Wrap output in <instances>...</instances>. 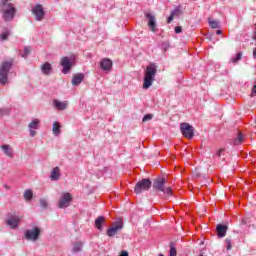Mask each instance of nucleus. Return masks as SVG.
<instances>
[{
	"label": "nucleus",
	"instance_id": "f257e3e1",
	"mask_svg": "<svg viewBox=\"0 0 256 256\" xmlns=\"http://www.w3.org/2000/svg\"><path fill=\"white\" fill-rule=\"evenodd\" d=\"M0 13L4 21H12L17 10L11 0H0Z\"/></svg>",
	"mask_w": 256,
	"mask_h": 256
},
{
	"label": "nucleus",
	"instance_id": "f03ea898",
	"mask_svg": "<svg viewBox=\"0 0 256 256\" xmlns=\"http://www.w3.org/2000/svg\"><path fill=\"white\" fill-rule=\"evenodd\" d=\"M155 75H157V65L155 63L149 64L144 71L143 89H149L155 81Z\"/></svg>",
	"mask_w": 256,
	"mask_h": 256
},
{
	"label": "nucleus",
	"instance_id": "7ed1b4c3",
	"mask_svg": "<svg viewBox=\"0 0 256 256\" xmlns=\"http://www.w3.org/2000/svg\"><path fill=\"white\" fill-rule=\"evenodd\" d=\"M13 67V62L5 61L0 65V85H7L9 80V71Z\"/></svg>",
	"mask_w": 256,
	"mask_h": 256
},
{
	"label": "nucleus",
	"instance_id": "20e7f679",
	"mask_svg": "<svg viewBox=\"0 0 256 256\" xmlns=\"http://www.w3.org/2000/svg\"><path fill=\"white\" fill-rule=\"evenodd\" d=\"M167 180L165 178H156L153 183V189L161 191L164 195H173V189L171 187H165Z\"/></svg>",
	"mask_w": 256,
	"mask_h": 256
},
{
	"label": "nucleus",
	"instance_id": "39448f33",
	"mask_svg": "<svg viewBox=\"0 0 256 256\" xmlns=\"http://www.w3.org/2000/svg\"><path fill=\"white\" fill-rule=\"evenodd\" d=\"M151 180L149 179H142L141 181L137 182L134 187V192L136 195L143 193V191H149L151 189Z\"/></svg>",
	"mask_w": 256,
	"mask_h": 256
},
{
	"label": "nucleus",
	"instance_id": "423d86ee",
	"mask_svg": "<svg viewBox=\"0 0 256 256\" xmlns=\"http://www.w3.org/2000/svg\"><path fill=\"white\" fill-rule=\"evenodd\" d=\"M181 133L187 139H193L195 133L193 131V126L189 125V123H182L180 125Z\"/></svg>",
	"mask_w": 256,
	"mask_h": 256
},
{
	"label": "nucleus",
	"instance_id": "0eeeda50",
	"mask_svg": "<svg viewBox=\"0 0 256 256\" xmlns=\"http://www.w3.org/2000/svg\"><path fill=\"white\" fill-rule=\"evenodd\" d=\"M71 201H73V196L70 193H64L58 203L59 209L69 207V205H71Z\"/></svg>",
	"mask_w": 256,
	"mask_h": 256
},
{
	"label": "nucleus",
	"instance_id": "6e6552de",
	"mask_svg": "<svg viewBox=\"0 0 256 256\" xmlns=\"http://www.w3.org/2000/svg\"><path fill=\"white\" fill-rule=\"evenodd\" d=\"M39 235H41V230L37 227L25 231V237L28 241H37Z\"/></svg>",
	"mask_w": 256,
	"mask_h": 256
},
{
	"label": "nucleus",
	"instance_id": "1a4fd4ad",
	"mask_svg": "<svg viewBox=\"0 0 256 256\" xmlns=\"http://www.w3.org/2000/svg\"><path fill=\"white\" fill-rule=\"evenodd\" d=\"M32 13L35 15L36 21H43V18L45 17V10L41 4H37L32 10Z\"/></svg>",
	"mask_w": 256,
	"mask_h": 256
},
{
	"label": "nucleus",
	"instance_id": "9d476101",
	"mask_svg": "<svg viewBox=\"0 0 256 256\" xmlns=\"http://www.w3.org/2000/svg\"><path fill=\"white\" fill-rule=\"evenodd\" d=\"M146 19H148V27L153 33H157V21L155 15L146 13Z\"/></svg>",
	"mask_w": 256,
	"mask_h": 256
},
{
	"label": "nucleus",
	"instance_id": "9b49d317",
	"mask_svg": "<svg viewBox=\"0 0 256 256\" xmlns=\"http://www.w3.org/2000/svg\"><path fill=\"white\" fill-rule=\"evenodd\" d=\"M121 229H123V222H116L107 230L108 237H115V234L119 233Z\"/></svg>",
	"mask_w": 256,
	"mask_h": 256
},
{
	"label": "nucleus",
	"instance_id": "f8f14e48",
	"mask_svg": "<svg viewBox=\"0 0 256 256\" xmlns=\"http://www.w3.org/2000/svg\"><path fill=\"white\" fill-rule=\"evenodd\" d=\"M23 219V216H11L10 218L7 219V225L11 229H17L19 227V222Z\"/></svg>",
	"mask_w": 256,
	"mask_h": 256
},
{
	"label": "nucleus",
	"instance_id": "ddd939ff",
	"mask_svg": "<svg viewBox=\"0 0 256 256\" xmlns=\"http://www.w3.org/2000/svg\"><path fill=\"white\" fill-rule=\"evenodd\" d=\"M60 65L63 67L62 73H64V75H67V73H69V71H71V60L69 59V57H63L61 59Z\"/></svg>",
	"mask_w": 256,
	"mask_h": 256
},
{
	"label": "nucleus",
	"instance_id": "4468645a",
	"mask_svg": "<svg viewBox=\"0 0 256 256\" xmlns=\"http://www.w3.org/2000/svg\"><path fill=\"white\" fill-rule=\"evenodd\" d=\"M112 68L113 61H111V59L104 58L100 61V69H102L103 71H111Z\"/></svg>",
	"mask_w": 256,
	"mask_h": 256
},
{
	"label": "nucleus",
	"instance_id": "2eb2a0df",
	"mask_svg": "<svg viewBox=\"0 0 256 256\" xmlns=\"http://www.w3.org/2000/svg\"><path fill=\"white\" fill-rule=\"evenodd\" d=\"M50 179L51 181H59V179H61V168H59V166L52 169Z\"/></svg>",
	"mask_w": 256,
	"mask_h": 256
},
{
	"label": "nucleus",
	"instance_id": "dca6fc26",
	"mask_svg": "<svg viewBox=\"0 0 256 256\" xmlns=\"http://www.w3.org/2000/svg\"><path fill=\"white\" fill-rule=\"evenodd\" d=\"M83 79H85V75H83L82 73L74 75L72 78V85L74 86L81 85V83L83 82Z\"/></svg>",
	"mask_w": 256,
	"mask_h": 256
},
{
	"label": "nucleus",
	"instance_id": "f3484780",
	"mask_svg": "<svg viewBox=\"0 0 256 256\" xmlns=\"http://www.w3.org/2000/svg\"><path fill=\"white\" fill-rule=\"evenodd\" d=\"M181 7H176L171 15L168 17L167 19V23H172L173 22V19H175V17H179V15H181Z\"/></svg>",
	"mask_w": 256,
	"mask_h": 256
},
{
	"label": "nucleus",
	"instance_id": "a211bd4d",
	"mask_svg": "<svg viewBox=\"0 0 256 256\" xmlns=\"http://www.w3.org/2000/svg\"><path fill=\"white\" fill-rule=\"evenodd\" d=\"M52 133L56 137H59L61 135V123L55 121L52 126Z\"/></svg>",
	"mask_w": 256,
	"mask_h": 256
},
{
	"label": "nucleus",
	"instance_id": "6ab92c4d",
	"mask_svg": "<svg viewBox=\"0 0 256 256\" xmlns=\"http://www.w3.org/2000/svg\"><path fill=\"white\" fill-rule=\"evenodd\" d=\"M216 229L218 237H225L227 235V226L219 224Z\"/></svg>",
	"mask_w": 256,
	"mask_h": 256
},
{
	"label": "nucleus",
	"instance_id": "aec40b11",
	"mask_svg": "<svg viewBox=\"0 0 256 256\" xmlns=\"http://www.w3.org/2000/svg\"><path fill=\"white\" fill-rule=\"evenodd\" d=\"M54 106L56 107V109H59V111H65V109H67V102L54 100Z\"/></svg>",
	"mask_w": 256,
	"mask_h": 256
},
{
	"label": "nucleus",
	"instance_id": "412c9836",
	"mask_svg": "<svg viewBox=\"0 0 256 256\" xmlns=\"http://www.w3.org/2000/svg\"><path fill=\"white\" fill-rule=\"evenodd\" d=\"M1 149L7 157H13V148L10 145H2Z\"/></svg>",
	"mask_w": 256,
	"mask_h": 256
},
{
	"label": "nucleus",
	"instance_id": "4be33fe9",
	"mask_svg": "<svg viewBox=\"0 0 256 256\" xmlns=\"http://www.w3.org/2000/svg\"><path fill=\"white\" fill-rule=\"evenodd\" d=\"M51 69L52 67L49 62H46L41 66V71L44 73V75H49L51 73Z\"/></svg>",
	"mask_w": 256,
	"mask_h": 256
},
{
	"label": "nucleus",
	"instance_id": "5701e85b",
	"mask_svg": "<svg viewBox=\"0 0 256 256\" xmlns=\"http://www.w3.org/2000/svg\"><path fill=\"white\" fill-rule=\"evenodd\" d=\"M103 225H105V216H99L97 218V229H98V231L103 230Z\"/></svg>",
	"mask_w": 256,
	"mask_h": 256
},
{
	"label": "nucleus",
	"instance_id": "b1692460",
	"mask_svg": "<svg viewBox=\"0 0 256 256\" xmlns=\"http://www.w3.org/2000/svg\"><path fill=\"white\" fill-rule=\"evenodd\" d=\"M208 23L211 27V29H219V22L216 20H213L211 18H208Z\"/></svg>",
	"mask_w": 256,
	"mask_h": 256
},
{
	"label": "nucleus",
	"instance_id": "393cba45",
	"mask_svg": "<svg viewBox=\"0 0 256 256\" xmlns=\"http://www.w3.org/2000/svg\"><path fill=\"white\" fill-rule=\"evenodd\" d=\"M29 129H39V119H34L28 125Z\"/></svg>",
	"mask_w": 256,
	"mask_h": 256
},
{
	"label": "nucleus",
	"instance_id": "a878e982",
	"mask_svg": "<svg viewBox=\"0 0 256 256\" xmlns=\"http://www.w3.org/2000/svg\"><path fill=\"white\" fill-rule=\"evenodd\" d=\"M24 199L26 201H31V199H33V191L25 190V192H24Z\"/></svg>",
	"mask_w": 256,
	"mask_h": 256
},
{
	"label": "nucleus",
	"instance_id": "bb28decb",
	"mask_svg": "<svg viewBox=\"0 0 256 256\" xmlns=\"http://www.w3.org/2000/svg\"><path fill=\"white\" fill-rule=\"evenodd\" d=\"M81 249H83V243L82 242H76L74 244V247H73V252L74 253H79V251H81Z\"/></svg>",
	"mask_w": 256,
	"mask_h": 256
},
{
	"label": "nucleus",
	"instance_id": "cd10ccee",
	"mask_svg": "<svg viewBox=\"0 0 256 256\" xmlns=\"http://www.w3.org/2000/svg\"><path fill=\"white\" fill-rule=\"evenodd\" d=\"M9 35V30H5L0 34V41H7V39H9Z\"/></svg>",
	"mask_w": 256,
	"mask_h": 256
},
{
	"label": "nucleus",
	"instance_id": "c85d7f7f",
	"mask_svg": "<svg viewBox=\"0 0 256 256\" xmlns=\"http://www.w3.org/2000/svg\"><path fill=\"white\" fill-rule=\"evenodd\" d=\"M235 145H239V143H243V134L241 132L238 133L237 138L234 140Z\"/></svg>",
	"mask_w": 256,
	"mask_h": 256
},
{
	"label": "nucleus",
	"instance_id": "c756f323",
	"mask_svg": "<svg viewBox=\"0 0 256 256\" xmlns=\"http://www.w3.org/2000/svg\"><path fill=\"white\" fill-rule=\"evenodd\" d=\"M243 57V54L241 52L237 53L236 57L232 58L231 61L232 63H237L241 61V58Z\"/></svg>",
	"mask_w": 256,
	"mask_h": 256
},
{
	"label": "nucleus",
	"instance_id": "7c9ffc66",
	"mask_svg": "<svg viewBox=\"0 0 256 256\" xmlns=\"http://www.w3.org/2000/svg\"><path fill=\"white\" fill-rule=\"evenodd\" d=\"M170 256H177V249L173 245V243L170 244Z\"/></svg>",
	"mask_w": 256,
	"mask_h": 256
},
{
	"label": "nucleus",
	"instance_id": "2f4dec72",
	"mask_svg": "<svg viewBox=\"0 0 256 256\" xmlns=\"http://www.w3.org/2000/svg\"><path fill=\"white\" fill-rule=\"evenodd\" d=\"M30 54H31V47L26 46L24 48V53L22 54V57H27V55H30Z\"/></svg>",
	"mask_w": 256,
	"mask_h": 256
},
{
	"label": "nucleus",
	"instance_id": "473e14b6",
	"mask_svg": "<svg viewBox=\"0 0 256 256\" xmlns=\"http://www.w3.org/2000/svg\"><path fill=\"white\" fill-rule=\"evenodd\" d=\"M40 206L42 207V209H47V200L40 199Z\"/></svg>",
	"mask_w": 256,
	"mask_h": 256
},
{
	"label": "nucleus",
	"instance_id": "72a5a7b5",
	"mask_svg": "<svg viewBox=\"0 0 256 256\" xmlns=\"http://www.w3.org/2000/svg\"><path fill=\"white\" fill-rule=\"evenodd\" d=\"M151 119H153V115L152 114H146L142 121H151Z\"/></svg>",
	"mask_w": 256,
	"mask_h": 256
},
{
	"label": "nucleus",
	"instance_id": "f704fd0d",
	"mask_svg": "<svg viewBox=\"0 0 256 256\" xmlns=\"http://www.w3.org/2000/svg\"><path fill=\"white\" fill-rule=\"evenodd\" d=\"M9 113V110L0 108V115H7Z\"/></svg>",
	"mask_w": 256,
	"mask_h": 256
},
{
	"label": "nucleus",
	"instance_id": "c9c22d12",
	"mask_svg": "<svg viewBox=\"0 0 256 256\" xmlns=\"http://www.w3.org/2000/svg\"><path fill=\"white\" fill-rule=\"evenodd\" d=\"M183 31V28L181 26L175 27V33H181Z\"/></svg>",
	"mask_w": 256,
	"mask_h": 256
},
{
	"label": "nucleus",
	"instance_id": "e433bc0d",
	"mask_svg": "<svg viewBox=\"0 0 256 256\" xmlns=\"http://www.w3.org/2000/svg\"><path fill=\"white\" fill-rule=\"evenodd\" d=\"M37 135V131L30 129V136L35 137Z\"/></svg>",
	"mask_w": 256,
	"mask_h": 256
},
{
	"label": "nucleus",
	"instance_id": "4c0bfd02",
	"mask_svg": "<svg viewBox=\"0 0 256 256\" xmlns=\"http://www.w3.org/2000/svg\"><path fill=\"white\" fill-rule=\"evenodd\" d=\"M119 256H129V252L122 250Z\"/></svg>",
	"mask_w": 256,
	"mask_h": 256
},
{
	"label": "nucleus",
	"instance_id": "58836bf2",
	"mask_svg": "<svg viewBox=\"0 0 256 256\" xmlns=\"http://www.w3.org/2000/svg\"><path fill=\"white\" fill-rule=\"evenodd\" d=\"M226 243H227V249H231V240L226 239Z\"/></svg>",
	"mask_w": 256,
	"mask_h": 256
},
{
	"label": "nucleus",
	"instance_id": "ea45409f",
	"mask_svg": "<svg viewBox=\"0 0 256 256\" xmlns=\"http://www.w3.org/2000/svg\"><path fill=\"white\" fill-rule=\"evenodd\" d=\"M223 151H225V149H220L217 151V157H221V153H223Z\"/></svg>",
	"mask_w": 256,
	"mask_h": 256
},
{
	"label": "nucleus",
	"instance_id": "a19ab883",
	"mask_svg": "<svg viewBox=\"0 0 256 256\" xmlns=\"http://www.w3.org/2000/svg\"><path fill=\"white\" fill-rule=\"evenodd\" d=\"M241 223H242V225H247V219L243 218V219L241 220Z\"/></svg>",
	"mask_w": 256,
	"mask_h": 256
},
{
	"label": "nucleus",
	"instance_id": "79ce46f5",
	"mask_svg": "<svg viewBox=\"0 0 256 256\" xmlns=\"http://www.w3.org/2000/svg\"><path fill=\"white\" fill-rule=\"evenodd\" d=\"M223 34V31L222 30H217L216 31V35H222Z\"/></svg>",
	"mask_w": 256,
	"mask_h": 256
},
{
	"label": "nucleus",
	"instance_id": "37998d69",
	"mask_svg": "<svg viewBox=\"0 0 256 256\" xmlns=\"http://www.w3.org/2000/svg\"><path fill=\"white\" fill-rule=\"evenodd\" d=\"M253 57L256 59V48L253 50Z\"/></svg>",
	"mask_w": 256,
	"mask_h": 256
},
{
	"label": "nucleus",
	"instance_id": "c03bdc74",
	"mask_svg": "<svg viewBox=\"0 0 256 256\" xmlns=\"http://www.w3.org/2000/svg\"><path fill=\"white\" fill-rule=\"evenodd\" d=\"M3 187H4L5 189H11V187H9L7 184H4Z\"/></svg>",
	"mask_w": 256,
	"mask_h": 256
},
{
	"label": "nucleus",
	"instance_id": "a18cd8bd",
	"mask_svg": "<svg viewBox=\"0 0 256 256\" xmlns=\"http://www.w3.org/2000/svg\"><path fill=\"white\" fill-rule=\"evenodd\" d=\"M94 225L97 226V219L94 221Z\"/></svg>",
	"mask_w": 256,
	"mask_h": 256
},
{
	"label": "nucleus",
	"instance_id": "49530a36",
	"mask_svg": "<svg viewBox=\"0 0 256 256\" xmlns=\"http://www.w3.org/2000/svg\"><path fill=\"white\" fill-rule=\"evenodd\" d=\"M159 256H165V255H163V254H159Z\"/></svg>",
	"mask_w": 256,
	"mask_h": 256
},
{
	"label": "nucleus",
	"instance_id": "de8ad7c7",
	"mask_svg": "<svg viewBox=\"0 0 256 256\" xmlns=\"http://www.w3.org/2000/svg\"><path fill=\"white\" fill-rule=\"evenodd\" d=\"M102 175H105V173L102 172Z\"/></svg>",
	"mask_w": 256,
	"mask_h": 256
}]
</instances>
